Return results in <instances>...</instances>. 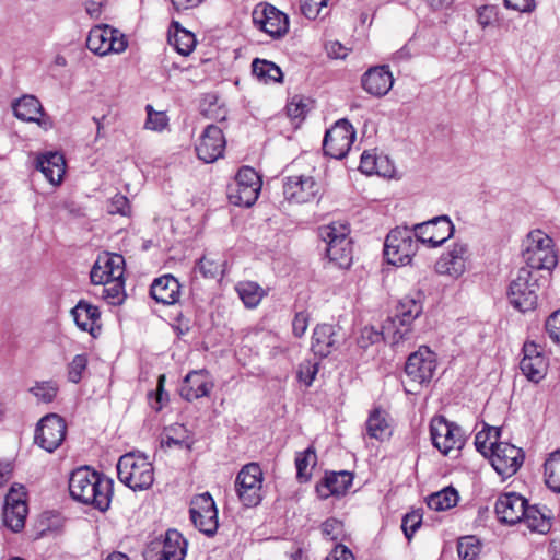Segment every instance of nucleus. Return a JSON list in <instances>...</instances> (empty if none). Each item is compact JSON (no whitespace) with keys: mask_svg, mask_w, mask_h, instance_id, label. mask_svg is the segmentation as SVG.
Returning <instances> with one entry per match:
<instances>
[{"mask_svg":"<svg viewBox=\"0 0 560 560\" xmlns=\"http://www.w3.org/2000/svg\"><path fill=\"white\" fill-rule=\"evenodd\" d=\"M113 480L88 466L73 470L69 478V491L73 500L105 512L113 497Z\"/></svg>","mask_w":560,"mask_h":560,"instance_id":"1","label":"nucleus"},{"mask_svg":"<svg viewBox=\"0 0 560 560\" xmlns=\"http://www.w3.org/2000/svg\"><path fill=\"white\" fill-rule=\"evenodd\" d=\"M541 277L527 267L518 269L508 289L510 304L522 313L534 311L538 305Z\"/></svg>","mask_w":560,"mask_h":560,"instance_id":"2","label":"nucleus"},{"mask_svg":"<svg viewBox=\"0 0 560 560\" xmlns=\"http://www.w3.org/2000/svg\"><path fill=\"white\" fill-rule=\"evenodd\" d=\"M347 223L337 221L320 226L319 237L327 244L326 254L329 261L339 268H349L352 264V247Z\"/></svg>","mask_w":560,"mask_h":560,"instance_id":"3","label":"nucleus"},{"mask_svg":"<svg viewBox=\"0 0 560 560\" xmlns=\"http://www.w3.org/2000/svg\"><path fill=\"white\" fill-rule=\"evenodd\" d=\"M119 480L133 491L149 489L154 481V469L142 454L127 453L117 463Z\"/></svg>","mask_w":560,"mask_h":560,"instance_id":"4","label":"nucleus"},{"mask_svg":"<svg viewBox=\"0 0 560 560\" xmlns=\"http://www.w3.org/2000/svg\"><path fill=\"white\" fill-rule=\"evenodd\" d=\"M436 366V355L428 347L422 346L411 353L405 365L407 376V380L404 382L405 392L417 394L424 384L431 382Z\"/></svg>","mask_w":560,"mask_h":560,"instance_id":"5","label":"nucleus"},{"mask_svg":"<svg viewBox=\"0 0 560 560\" xmlns=\"http://www.w3.org/2000/svg\"><path fill=\"white\" fill-rule=\"evenodd\" d=\"M419 240L416 236L415 226H397L386 236L384 243V256L388 264L406 266L411 262L418 250Z\"/></svg>","mask_w":560,"mask_h":560,"instance_id":"6","label":"nucleus"},{"mask_svg":"<svg viewBox=\"0 0 560 560\" xmlns=\"http://www.w3.org/2000/svg\"><path fill=\"white\" fill-rule=\"evenodd\" d=\"M523 257L525 267L535 272L542 269L552 270L558 264L552 238L540 230L528 234Z\"/></svg>","mask_w":560,"mask_h":560,"instance_id":"7","label":"nucleus"},{"mask_svg":"<svg viewBox=\"0 0 560 560\" xmlns=\"http://www.w3.org/2000/svg\"><path fill=\"white\" fill-rule=\"evenodd\" d=\"M422 304L413 298H404L397 305L395 316L385 320V334L393 346L408 339L412 322L421 315Z\"/></svg>","mask_w":560,"mask_h":560,"instance_id":"8","label":"nucleus"},{"mask_svg":"<svg viewBox=\"0 0 560 560\" xmlns=\"http://www.w3.org/2000/svg\"><path fill=\"white\" fill-rule=\"evenodd\" d=\"M430 436L432 444L443 455L452 451H459L465 445V433L462 428L444 416H435L430 422Z\"/></svg>","mask_w":560,"mask_h":560,"instance_id":"9","label":"nucleus"},{"mask_svg":"<svg viewBox=\"0 0 560 560\" xmlns=\"http://www.w3.org/2000/svg\"><path fill=\"white\" fill-rule=\"evenodd\" d=\"M187 541L176 529L166 530L165 535L152 540L143 551L145 560H184Z\"/></svg>","mask_w":560,"mask_h":560,"instance_id":"10","label":"nucleus"},{"mask_svg":"<svg viewBox=\"0 0 560 560\" xmlns=\"http://www.w3.org/2000/svg\"><path fill=\"white\" fill-rule=\"evenodd\" d=\"M262 480V470L257 463H249L240 470L235 480V489L244 506L252 508L261 502Z\"/></svg>","mask_w":560,"mask_h":560,"instance_id":"11","label":"nucleus"},{"mask_svg":"<svg viewBox=\"0 0 560 560\" xmlns=\"http://www.w3.org/2000/svg\"><path fill=\"white\" fill-rule=\"evenodd\" d=\"M261 180L256 171L249 166L242 167L229 189L230 201L240 207H250L257 200Z\"/></svg>","mask_w":560,"mask_h":560,"instance_id":"12","label":"nucleus"},{"mask_svg":"<svg viewBox=\"0 0 560 560\" xmlns=\"http://www.w3.org/2000/svg\"><path fill=\"white\" fill-rule=\"evenodd\" d=\"M190 520L195 527L212 537L219 527L218 509L209 492L197 494L192 498L189 509Z\"/></svg>","mask_w":560,"mask_h":560,"instance_id":"13","label":"nucleus"},{"mask_svg":"<svg viewBox=\"0 0 560 560\" xmlns=\"http://www.w3.org/2000/svg\"><path fill=\"white\" fill-rule=\"evenodd\" d=\"M355 140V130L347 119L338 120L325 133L323 149L326 155L343 159Z\"/></svg>","mask_w":560,"mask_h":560,"instance_id":"14","label":"nucleus"},{"mask_svg":"<svg viewBox=\"0 0 560 560\" xmlns=\"http://www.w3.org/2000/svg\"><path fill=\"white\" fill-rule=\"evenodd\" d=\"M86 46L92 52L105 56L110 52H122L127 48V40L118 30L108 25H97L90 31Z\"/></svg>","mask_w":560,"mask_h":560,"instance_id":"15","label":"nucleus"},{"mask_svg":"<svg viewBox=\"0 0 560 560\" xmlns=\"http://www.w3.org/2000/svg\"><path fill=\"white\" fill-rule=\"evenodd\" d=\"M254 25L271 38H280L288 33V16L269 3H259L252 13Z\"/></svg>","mask_w":560,"mask_h":560,"instance_id":"16","label":"nucleus"},{"mask_svg":"<svg viewBox=\"0 0 560 560\" xmlns=\"http://www.w3.org/2000/svg\"><path fill=\"white\" fill-rule=\"evenodd\" d=\"M524 452L508 442H491V465L503 478L513 476L524 462Z\"/></svg>","mask_w":560,"mask_h":560,"instance_id":"17","label":"nucleus"},{"mask_svg":"<svg viewBox=\"0 0 560 560\" xmlns=\"http://www.w3.org/2000/svg\"><path fill=\"white\" fill-rule=\"evenodd\" d=\"M67 425L57 413H49L40 419L35 431V442L45 451L51 453L65 440Z\"/></svg>","mask_w":560,"mask_h":560,"instance_id":"18","label":"nucleus"},{"mask_svg":"<svg viewBox=\"0 0 560 560\" xmlns=\"http://www.w3.org/2000/svg\"><path fill=\"white\" fill-rule=\"evenodd\" d=\"M419 242L430 247H438L454 234V224L447 215L435 217L429 221L415 224Z\"/></svg>","mask_w":560,"mask_h":560,"instance_id":"19","label":"nucleus"},{"mask_svg":"<svg viewBox=\"0 0 560 560\" xmlns=\"http://www.w3.org/2000/svg\"><path fill=\"white\" fill-rule=\"evenodd\" d=\"M12 109L18 119L26 122H35L45 131L54 127L51 117L45 113L40 101L34 95L25 94L15 100L12 103Z\"/></svg>","mask_w":560,"mask_h":560,"instance_id":"20","label":"nucleus"},{"mask_svg":"<svg viewBox=\"0 0 560 560\" xmlns=\"http://www.w3.org/2000/svg\"><path fill=\"white\" fill-rule=\"evenodd\" d=\"M322 190L320 184L313 176L293 175L285 178L283 195L287 200L305 203L315 200Z\"/></svg>","mask_w":560,"mask_h":560,"instance_id":"21","label":"nucleus"},{"mask_svg":"<svg viewBox=\"0 0 560 560\" xmlns=\"http://www.w3.org/2000/svg\"><path fill=\"white\" fill-rule=\"evenodd\" d=\"M520 369L523 375L533 383H539L546 376L548 359L542 353L540 347L534 341L524 343Z\"/></svg>","mask_w":560,"mask_h":560,"instance_id":"22","label":"nucleus"},{"mask_svg":"<svg viewBox=\"0 0 560 560\" xmlns=\"http://www.w3.org/2000/svg\"><path fill=\"white\" fill-rule=\"evenodd\" d=\"M125 272V259L119 254L103 253L94 262L90 277L93 284L120 279Z\"/></svg>","mask_w":560,"mask_h":560,"instance_id":"23","label":"nucleus"},{"mask_svg":"<svg viewBox=\"0 0 560 560\" xmlns=\"http://www.w3.org/2000/svg\"><path fill=\"white\" fill-rule=\"evenodd\" d=\"M343 341V335L339 327L322 324L313 331L311 349L315 355L326 358L339 349Z\"/></svg>","mask_w":560,"mask_h":560,"instance_id":"24","label":"nucleus"},{"mask_svg":"<svg viewBox=\"0 0 560 560\" xmlns=\"http://www.w3.org/2000/svg\"><path fill=\"white\" fill-rule=\"evenodd\" d=\"M223 131L215 125H209L203 130L196 147L197 155L206 163H212L222 156L225 149Z\"/></svg>","mask_w":560,"mask_h":560,"instance_id":"25","label":"nucleus"},{"mask_svg":"<svg viewBox=\"0 0 560 560\" xmlns=\"http://www.w3.org/2000/svg\"><path fill=\"white\" fill-rule=\"evenodd\" d=\"M527 500L515 492L502 493L495 502L494 511L501 523L514 525L522 522Z\"/></svg>","mask_w":560,"mask_h":560,"instance_id":"26","label":"nucleus"},{"mask_svg":"<svg viewBox=\"0 0 560 560\" xmlns=\"http://www.w3.org/2000/svg\"><path fill=\"white\" fill-rule=\"evenodd\" d=\"M469 257L468 245L455 243L448 252L444 253L435 262V270L440 275H447L453 278L460 277L466 270V262Z\"/></svg>","mask_w":560,"mask_h":560,"instance_id":"27","label":"nucleus"},{"mask_svg":"<svg viewBox=\"0 0 560 560\" xmlns=\"http://www.w3.org/2000/svg\"><path fill=\"white\" fill-rule=\"evenodd\" d=\"M213 388V383L205 370L189 372L179 388L180 396L187 401L206 397Z\"/></svg>","mask_w":560,"mask_h":560,"instance_id":"28","label":"nucleus"},{"mask_svg":"<svg viewBox=\"0 0 560 560\" xmlns=\"http://www.w3.org/2000/svg\"><path fill=\"white\" fill-rule=\"evenodd\" d=\"M394 79L387 66L368 70L362 77L363 89L373 96H384L392 89Z\"/></svg>","mask_w":560,"mask_h":560,"instance_id":"29","label":"nucleus"},{"mask_svg":"<svg viewBox=\"0 0 560 560\" xmlns=\"http://www.w3.org/2000/svg\"><path fill=\"white\" fill-rule=\"evenodd\" d=\"M353 476L347 470L326 472L322 481L316 486L319 498L327 499L331 495H342L351 487Z\"/></svg>","mask_w":560,"mask_h":560,"instance_id":"30","label":"nucleus"},{"mask_svg":"<svg viewBox=\"0 0 560 560\" xmlns=\"http://www.w3.org/2000/svg\"><path fill=\"white\" fill-rule=\"evenodd\" d=\"M36 168L52 185H59L66 173V161L59 152H47L37 156Z\"/></svg>","mask_w":560,"mask_h":560,"instance_id":"31","label":"nucleus"},{"mask_svg":"<svg viewBox=\"0 0 560 560\" xmlns=\"http://www.w3.org/2000/svg\"><path fill=\"white\" fill-rule=\"evenodd\" d=\"M150 294L158 303L171 305L179 300L180 284L172 275H164L153 281Z\"/></svg>","mask_w":560,"mask_h":560,"instance_id":"32","label":"nucleus"},{"mask_svg":"<svg viewBox=\"0 0 560 560\" xmlns=\"http://www.w3.org/2000/svg\"><path fill=\"white\" fill-rule=\"evenodd\" d=\"M71 314L77 326L83 330L90 332L93 337H96L97 332H100L101 324H100V311L96 306L85 302L80 301L74 308H72Z\"/></svg>","mask_w":560,"mask_h":560,"instance_id":"33","label":"nucleus"},{"mask_svg":"<svg viewBox=\"0 0 560 560\" xmlns=\"http://www.w3.org/2000/svg\"><path fill=\"white\" fill-rule=\"evenodd\" d=\"M365 425L366 433L372 439L383 441L390 435L387 413L380 408L371 411Z\"/></svg>","mask_w":560,"mask_h":560,"instance_id":"34","label":"nucleus"},{"mask_svg":"<svg viewBox=\"0 0 560 560\" xmlns=\"http://www.w3.org/2000/svg\"><path fill=\"white\" fill-rule=\"evenodd\" d=\"M174 32L170 34L168 42L176 51L183 56H188L192 52L196 46L195 35L180 27L177 22H173Z\"/></svg>","mask_w":560,"mask_h":560,"instance_id":"35","label":"nucleus"},{"mask_svg":"<svg viewBox=\"0 0 560 560\" xmlns=\"http://www.w3.org/2000/svg\"><path fill=\"white\" fill-rule=\"evenodd\" d=\"M253 74L262 82H281L282 81V71L281 69L273 62L256 58L252 63Z\"/></svg>","mask_w":560,"mask_h":560,"instance_id":"36","label":"nucleus"},{"mask_svg":"<svg viewBox=\"0 0 560 560\" xmlns=\"http://www.w3.org/2000/svg\"><path fill=\"white\" fill-rule=\"evenodd\" d=\"M522 522L532 532H537L540 534L548 533L551 527L550 516L545 514L541 510H539L535 505L526 506Z\"/></svg>","mask_w":560,"mask_h":560,"instance_id":"37","label":"nucleus"},{"mask_svg":"<svg viewBox=\"0 0 560 560\" xmlns=\"http://www.w3.org/2000/svg\"><path fill=\"white\" fill-rule=\"evenodd\" d=\"M27 515L26 503H4L3 521L13 532H19L24 527Z\"/></svg>","mask_w":560,"mask_h":560,"instance_id":"38","label":"nucleus"},{"mask_svg":"<svg viewBox=\"0 0 560 560\" xmlns=\"http://www.w3.org/2000/svg\"><path fill=\"white\" fill-rule=\"evenodd\" d=\"M458 502V493L454 488H445L428 498V506L434 511H445L455 506Z\"/></svg>","mask_w":560,"mask_h":560,"instance_id":"39","label":"nucleus"},{"mask_svg":"<svg viewBox=\"0 0 560 560\" xmlns=\"http://www.w3.org/2000/svg\"><path fill=\"white\" fill-rule=\"evenodd\" d=\"M102 285L101 293H98L108 304L118 305L125 300V281L124 277L120 279L112 280L106 283H98Z\"/></svg>","mask_w":560,"mask_h":560,"instance_id":"40","label":"nucleus"},{"mask_svg":"<svg viewBox=\"0 0 560 560\" xmlns=\"http://www.w3.org/2000/svg\"><path fill=\"white\" fill-rule=\"evenodd\" d=\"M546 485L553 492H560V450L550 454L545 463Z\"/></svg>","mask_w":560,"mask_h":560,"instance_id":"41","label":"nucleus"},{"mask_svg":"<svg viewBox=\"0 0 560 560\" xmlns=\"http://www.w3.org/2000/svg\"><path fill=\"white\" fill-rule=\"evenodd\" d=\"M240 299L247 307H255L264 296V290L256 282H240L236 287Z\"/></svg>","mask_w":560,"mask_h":560,"instance_id":"42","label":"nucleus"},{"mask_svg":"<svg viewBox=\"0 0 560 560\" xmlns=\"http://www.w3.org/2000/svg\"><path fill=\"white\" fill-rule=\"evenodd\" d=\"M316 464V454L312 447L306 448L302 453H298L295 457L296 477L301 481L308 480L311 472L308 471L310 465Z\"/></svg>","mask_w":560,"mask_h":560,"instance_id":"43","label":"nucleus"},{"mask_svg":"<svg viewBox=\"0 0 560 560\" xmlns=\"http://www.w3.org/2000/svg\"><path fill=\"white\" fill-rule=\"evenodd\" d=\"M59 390V387L54 381L36 382L30 388V392L42 402H51Z\"/></svg>","mask_w":560,"mask_h":560,"instance_id":"44","label":"nucleus"},{"mask_svg":"<svg viewBox=\"0 0 560 560\" xmlns=\"http://www.w3.org/2000/svg\"><path fill=\"white\" fill-rule=\"evenodd\" d=\"M480 552L479 540L475 536L459 538L457 553L460 560H475Z\"/></svg>","mask_w":560,"mask_h":560,"instance_id":"45","label":"nucleus"},{"mask_svg":"<svg viewBox=\"0 0 560 560\" xmlns=\"http://www.w3.org/2000/svg\"><path fill=\"white\" fill-rule=\"evenodd\" d=\"M147 110V120L144 124V128L152 131H163L168 126V118L164 112H156L153 109L152 105L145 106Z\"/></svg>","mask_w":560,"mask_h":560,"instance_id":"46","label":"nucleus"},{"mask_svg":"<svg viewBox=\"0 0 560 560\" xmlns=\"http://www.w3.org/2000/svg\"><path fill=\"white\" fill-rule=\"evenodd\" d=\"M223 264L208 255H203L196 265V270H198L205 278H215L218 275L222 273Z\"/></svg>","mask_w":560,"mask_h":560,"instance_id":"47","label":"nucleus"},{"mask_svg":"<svg viewBox=\"0 0 560 560\" xmlns=\"http://www.w3.org/2000/svg\"><path fill=\"white\" fill-rule=\"evenodd\" d=\"M165 375L161 374L158 378L156 389L148 394V399L151 408L160 411L164 404L168 401V394L164 390Z\"/></svg>","mask_w":560,"mask_h":560,"instance_id":"48","label":"nucleus"},{"mask_svg":"<svg viewBox=\"0 0 560 560\" xmlns=\"http://www.w3.org/2000/svg\"><path fill=\"white\" fill-rule=\"evenodd\" d=\"M384 340L388 342V338L385 334V323L382 325V330L378 331L374 327H364L361 330L360 338L358 340L361 348H368L370 345Z\"/></svg>","mask_w":560,"mask_h":560,"instance_id":"49","label":"nucleus"},{"mask_svg":"<svg viewBox=\"0 0 560 560\" xmlns=\"http://www.w3.org/2000/svg\"><path fill=\"white\" fill-rule=\"evenodd\" d=\"M88 366L86 354H77L68 364V380L71 383H79L82 380L83 372Z\"/></svg>","mask_w":560,"mask_h":560,"instance_id":"50","label":"nucleus"},{"mask_svg":"<svg viewBox=\"0 0 560 560\" xmlns=\"http://www.w3.org/2000/svg\"><path fill=\"white\" fill-rule=\"evenodd\" d=\"M422 514L419 511L407 513L401 522V529L408 540H410L417 529L421 526Z\"/></svg>","mask_w":560,"mask_h":560,"instance_id":"51","label":"nucleus"},{"mask_svg":"<svg viewBox=\"0 0 560 560\" xmlns=\"http://www.w3.org/2000/svg\"><path fill=\"white\" fill-rule=\"evenodd\" d=\"M545 329L549 338L560 345V310L553 312L545 323Z\"/></svg>","mask_w":560,"mask_h":560,"instance_id":"52","label":"nucleus"},{"mask_svg":"<svg viewBox=\"0 0 560 560\" xmlns=\"http://www.w3.org/2000/svg\"><path fill=\"white\" fill-rule=\"evenodd\" d=\"M306 112L307 104L299 96H294L287 105L288 116L293 119H303Z\"/></svg>","mask_w":560,"mask_h":560,"instance_id":"53","label":"nucleus"},{"mask_svg":"<svg viewBox=\"0 0 560 560\" xmlns=\"http://www.w3.org/2000/svg\"><path fill=\"white\" fill-rule=\"evenodd\" d=\"M342 523L337 518H328L322 524L323 535L330 540H337L342 533Z\"/></svg>","mask_w":560,"mask_h":560,"instance_id":"54","label":"nucleus"},{"mask_svg":"<svg viewBox=\"0 0 560 560\" xmlns=\"http://www.w3.org/2000/svg\"><path fill=\"white\" fill-rule=\"evenodd\" d=\"M327 2L328 0H302L301 10L306 18L315 19Z\"/></svg>","mask_w":560,"mask_h":560,"instance_id":"55","label":"nucleus"},{"mask_svg":"<svg viewBox=\"0 0 560 560\" xmlns=\"http://www.w3.org/2000/svg\"><path fill=\"white\" fill-rule=\"evenodd\" d=\"M308 322L310 315L307 312H298L292 322L293 335L298 338L302 337L308 327Z\"/></svg>","mask_w":560,"mask_h":560,"instance_id":"56","label":"nucleus"},{"mask_svg":"<svg viewBox=\"0 0 560 560\" xmlns=\"http://www.w3.org/2000/svg\"><path fill=\"white\" fill-rule=\"evenodd\" d=\"M374 174L383 177H393L395 167L393 162L386 155H377V164L375 165Z\"/></svg>","mask_w":560,"mask_h":560,"instance_id":"57","label":"nucleus"},{"mask_svg":"<svg viewBox=\"0 0 560 560\" xmlns=\"http://www.w3.org/2000/svg\"><path fill=\"white\" fill-rule=\"evenodd\" d=\"M25 497L26 492L24 486L14 483L5 495L4 503H26Z\"/></svg>","mask_w":560,"mask_h":560,"instance_id":"58","label":"nucleus"},{"mask_svg":"<svg viewBox=\"0 0 560 560\" xmlns=\"http://www.w3.org/2000/svg\"><path fill=\"white\" fill-rule=\"evenodd\" d=\"M110 213L126 215L129 212V200L122 195H115L109 206Z\"/></svg>","mask_w":560,"mask_h":560,"instance_id":"59","label":"nucleus"},{"mask_svg":"<svg viewBox=\"0 0 560 560\" xmlns=\"http://www.w3.org/2000/svg\"><path fill=\"white\" fill-rule=\"evenodd\" d=\"M377 164V155L369 152H363L360 161V171L364 174L372 175Z\"/></svg>","mask_w":560,"mask_h":560,"instance_id":"60","label":"nucleus"},{"mask_svg":"<svg viewBox=\"0 0 560 560\" xmlns=\"http://www.w3.org/2000/svg\"><path fill=\"white\" fill-rule=\"evenodd\" d=\"M491 432L488 431H480L475 436V446L478 452H480L482 455L487 456L488 453L491 454V444L488 445V441L490 439Z\"/></svg>","mask_w":560,"mask_h":560,"instance_id":"61","label":"nucleus"},{"mask_svg":"<svg viewBox=\"0 0 560 560\" xmlns=\"http://www.w3.org/2000/svg\"><path fill=\"white\" fill-rule=\"evenodd\" d=\"M326 560H355L351 550L345 545H336Z\"/></svg>","mask_w":560,"mask_h":560,"instance_id":"62","label":"nucleus"},{"mask_svg":"<svg viewBox=\"0 0 560 560\" xmlns=\"http://www.w3.org/2000/svg\"><path fill=\"white\" fill-rule=\"evenodd\" d=\"M495 12L494 8L490 5H485L478 10V23L485 28L492 24Z\"/></svg>","mask_w":560,"mask_h":560,"instance_id":"63","label":"nucleus"},{"mask_svg":"<svg viewBox=\"0 0 560 560\" xmlns=\"http://www.w3.org/2000/svg\"><path fill=\"white\" fill-rule=\"evenodd\" d=\"M506 8L518 12L532 11L535 7L534 0H504Z\"/></svg>","mask_w":560,"mask_h":560,"instance_id":"64","label":"nucleus"}]
</instances>
